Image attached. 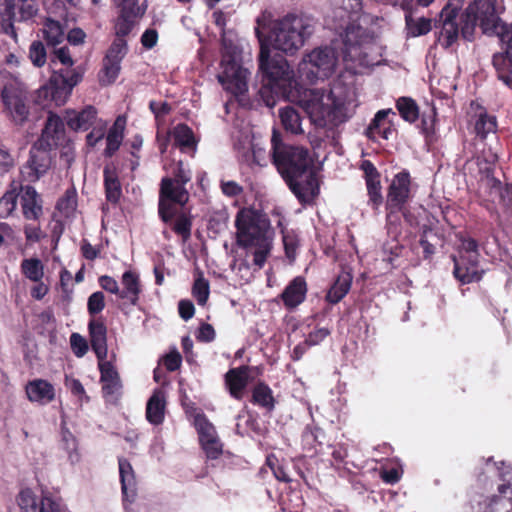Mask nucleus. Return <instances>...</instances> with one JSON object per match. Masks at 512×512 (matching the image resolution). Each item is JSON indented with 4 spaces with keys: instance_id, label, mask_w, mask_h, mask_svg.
I'll return each mask as SVG.
<instances>
[{
    "instance_id": "obj_1",
    "label": "nucleus",
    "mask_w": 512,
    "mask_h": 512,
    "mask_svg": "<svg viewBox=\"0 0 512 512\" xmlns=\"http://www.w3.org/2000/svg\"><path fill=\"white\" fill-rule=\"evenodd\" d=\"M314 32L310 17L287 14L272 19L262 13L256 20L255 33L260 43L259 70L262 73L261 95L269 107L275 100L267 93L283 97L299 105L316 129L333 130L347 122L359 106L353 84L336 80L329 91L302 87L294 76L288 61L281 56H271V48L293 55L300 50Z\"/></svg>"
},
{
    "instance_id": "obj_2",
    "label": "nucleus",
    "mask_w": 512,
    "mask_h": 512,
    "mask_svg": "<svg viewBox=\"0 0 512 512\" xmlns=\"http://www.w3.org/2000/svg\"><path fill=\"white\" fill-rule=\"evenodd\" d=\"M465 0H449L440 13L441 31L439 44L444 48L452 46L459 33L466 40H472L476 26L486 35H497L507 53H512V23L503 24L495 9L496 0H473L460 14Z\"/></svg>"
},
{
    "instance_id": "obj_3",
    "label": "nucleus",
    "mask_w": 512,
    "mask_h": 512,
    "mask_svg": "<svg viewBox=\"0 0 512 512\" xmlns=\"http://www.w3.org/2000/svg\"><path fill=\"white\" fill-rule=\"evenodd\" d=\"M332 10L326 16V26L340 33L342 61L347 70L361 73L381 63V47L374 36L360 24L362 0H331Z\"/></svg>"
},
{
    "instance_id": "obj_4",
    "label": "nucleus",
    "mask_w": 512,
    "mask_h": 512,
    "mask_svg": "<svg viewBox=\"0 0 512 512\" xmlns=\"http://www.w3.org/2000/svg\"><path fill=\"white\" fill-rule=\"evenodd\" d=\"M237 244L253 256L262 268L273 247L274 231L265 214L251 208L241 209L235 219Z\"/></svg>"
},
{
    "instance_id": "obj_5",
    "label": "nucleus",
    "mask_w": 512,
    "mask_h": 512,
    "mask_svg": "<svg viewBox=\"0 0 512 512\" xmlns=\"http://www.w3.org/2000/svg\"><path fill=\"white\" fill-rule=\"evenodd\" d=\"M271 146L273 164L286 181L298 176L302 177V174L312 165L307 149L286 146L282 142L281 134L275 129L272 133Z\"/></svg>"
},
{
    "instance_id": "obj_6",
    "label": "nucleus",
    "mask_w": 512,
    "mask_h": 512,
    "mask_svg": "<svg viewBox=\"0 0 512 512\" xmlns=\"http://www.w3.org/2000/svg\"><path fill=\"white\" fill-rule=\"evenodd\" d=\"M191 179L190 171L180 161L173 178L165 177L161 182L159 214L163 221H170L177 214V206H184L189 199L185 184Z\"/></svg>"
},
{
    "instance_id": "obj_7",
    "label": "nucleus",
    "mask_w": 512,
    "mask_h": 512,
    "mask_svg": "<svg viewBox=\"0 0 512 512\" xmlns=\"http://www.w3.org/2000/svg\"><path fill=\"white\" fill-rule=\"evenodd\" d=\"M338 61L336 47H317L306 53L299 62V78L309 83L328 79L335 73Z\"/></svg>"
},
{
    "instance_id": "obj_8",
    "label": "nucleus",
    "mask_w": 512,
    "mask_h": 512,
    "mask_svg": "<svg viewBox=\"0 0 512 512\" xmlns=\"http://www.w3.org/2000/svg\"><path fill=\"white\" fill-rule=\"evenodd\" d=\"M0 99L4 113L15 123L23 124L29 115L27 92L24 84L17 78L6 80L1 89Z\"/></svg>"
},
{
    "instance_id": "obj_9",
    "label": "nucleus",
    "mask_w": 512,
    "mask_h": 512,
    "mask_svg": "<svg viewBox=\"0 0 512 512\" xmlns=\"http://www.w3.org/2000/svg\"><path fill=\"white\" fill-rule=\"evenodd\" d=\"M477 243L472 238L461 240L459 247V257H453L454 275L462 283L478 281L482 277L483 271L479 269Z\"/></svg>"
},
{
    "instance_id": "obj_10",
    "label": "nucleus",
    "mask_w": 512,
    "mask_h": 512,
    "mask_svg": "<svg viewBox=\"0 0 512 512\" xmlns=\"http://www.w3.org/2000/svg\"><path fill=\"white\" fill-rule=\"evenodd\" d=\"M221 65L218 80L223 88L235 96L244 94L248 90L249 71L234 56L224 55Z\"/></svg>"
},
{
    "instance_id": "obj_11",
    "label": "nucleus",
    "mask_w": 512,
    "mask_h": 512,
    "mask_svg": "<svg viewBox=\"0 0 512 512\" xmlns=\"http://www.w3.org/2000/svg\"><path fill=\"white\" fill-rule=\"evenodd\" d=\"M20 512H62L60 501L50 493H45L38 498L29 488L20 490L16 497Z\"/></svg>"
},
{
    "instance_id": "obj_12",
    "label": "nucleus",
    "mask_w": 512,
    "mask_h": 512,
    "mask_svg": "<svg viewBox=\"0 0 512 512\" xmlns=\"http://www.w3.org/2000/svg\"><path fill=\"white\" fill-rule=\"evenodd\" d=\"M113 2L118 8L116 27L120 34L132 31L147 10L146 1L139 3V0H113Z\"/></svg>"
},
{
    "instance_id": "obj_13",
    "label": "nucleus",
    "mask_w": 512,
    "mask_h": 512,
    "mask_svg": "<svg viewBox=\"0 0 512 512\" xmlns=\"http://www.w3.org/2000/svg\"><path fill=\"white\" fill-rule=\"evenodd\" d=\"M51 163L49 148L34 144L28 161L21 169V175L28 182H36L49 171Z\"/></svg>"
},
{
    "instance_id": "obj_14",
    "label": "nucleus",
    "mask_w": 512,
    "mask_h": 512,
    "mask_svg": "<svg viewBox=\"0 0 512 512\" xmlns=\"http://www.w3.org/2000/svg\"><path fill=\"white\" fill-rule=\"evenodd\" d=\"M471 507L474 512H496L506 510L512 512V483L498 485V495L491 498L473 499Z\"/></svg>"
},
{
    "instance_id": "obj_15",
    "label": "nucleus",
    "mask_w": 512,
    "mask_h": 512,
    "mask_svg": "<svg viewBox=\"0 0 512 512\" xmlns=\"http://www.w3.org/2000/svg\"><path fill=\"white\" fill-rule=\"evenodd\" d=\"M290 189L302 203H309L319 193V183L315 172L306 171L302 177L292 178L287 181Z\"/></svg>"
},
{
    "instance_id": "obj_16",
    "label": "nucleus",
    "mask_w": 512,
    "mask_h": 512,
    "mask_svg": "<svg viewBox=\"0 0 512 512\" xmlns=\"http://www.w3.org/2000/svg\"><path fill=\"white\" fill-rule=\"evenodd\" d=\"M410 175L406 171L394 176L389 186L386 206L391 209L402 210L409 198Z\"/></svg>"
},
{
    "instance_id": "obj_17",
    "label": "nucleus",
    "mask_w": 512,
    "mask_h": 512,
    "mask_svg": "<svg viewBox=\"0 0 512 512\" xmlns=\"http://www.w3.org/2000/svg\"><path fill=\"white\" fill-rule=\"evenodd\" d=\"M25 392L30 402L47 405L55 398L54 386L44 379H34L26 384Z\"/></svg>"
},
{
    "instance_id": "obj_18",
    "label": "nucleus",
    "mask_w": 512,
    "mask_h": 512,
    "mask_svg": "<svg viewBox=\"0 0 512 512\" xmlns=\"http://www.w3.org/2000/svg\"><path fill=\"white\" fill-rule=\"evenodd\" d=\"M101 372L102 390L106 397L117 396L121 390V381L119 374L111 361L105 359L98 360Z\"/></svg>"
},
{
    "instance_id": "obj_19",
    "label": "nucleus",
    "mask_w": 512,
    "mask_h": 512,
    "mask_svg": "<svg viewBox=\"0 0 512 512\" xmlns=\"http://www.w3.org/2000/svg\"><path fill=\"white\" fill-rule=\"evenodd\" d=\"M103 121L97 117V110L95 107L88 105L79 112L68 111L66 114V123L69 128L78 131H86L91 127L97 125V122Z\"/></svg>"
},
{
    "instance_id": "obj_20",
    "label": "nucleus",
    "mask_w": 512,
    "mask_h": 512,
    "mask_svg": "<svg viewBox=\"0 0 512 512\" xmlns=\"http://www.w3.org/2000/svg\"><path fill=\"white\" fill-rule=\"evenodd\" d=\"M307 284L303 277H295L284 289L281 299L288 309L299 306L306 298Z\"/></svg>"
},
{
    "instance_id": "obj_21",
    "label": "nucleus",
    "mask_w": 512,
    "mask_h": 512,
    "mask_svg": "<svg viewBox=\"0 0 512 512\" xmlns=\"http://www.w3.org/2000/svg\"><path fill=\"white\" fill-rule=\"evenodd\" d=\"M51 78H57L58 80V92L56 93V98L60 103H65L70 97L73 88L81 82L83 74L79 69H71L61 71V73L54 75Z\"/></svg>"
},
{
    "instance_id": "obj_22",
    "label": "nucleus",
    "mask_w": 512,
    "mask_h": 512,
    "mask_svg": "<svg viewBox=\"0 0 512 512\" xmlns=\"http://www.w3.org/2000/svg\"><path fill=\"white\" fill-rule=\"evenodd\" d=\"M121 285L119 298L136 305L142 292L139 275L131 270L125 271L121 277Z\"/></svg>"
},
{
    "instance_id": "obj_23",
    "label": "nucleus",
    "mask_w": 512,
    "mask_h": 512,
    "mask_svg": "<svg viewBox=\"0 0 512 512\" xmlns=\"http://www.w3.org/2000/svg\"><path fill=\"white\" fill-rule=\"evenodd\" d=\"M166 397L164 391L156 389L146 405V419L152 425H160L165 418Z\"/></svg>"
},
{
    "instance_id": "obj_24",
    "label": "nucleus",
    "mask_w": 512,
    "mask_h": 512,
    "mask_svg": "<svg viewBox=\"0 0 512 512\" xmlns=\"http://www.w3.org/2000/svg\"><path fill=\"white\" fill-rule=\"evenodd\" d=\"M119 475L124 503H130L137 493V481L131 464L123 458L119 459Z\"/></svg>"
},
{
    "instance_id": "obj_25",
    "label": "nucleus",
    "mask_w": 512,
    "mask_h": 512,
    "mask_svg": "<svg viewBox=\"0 0 512 512\" xmlns=\"http://www.w3.org/2000/svg\"><path fill=\"white\" fill-rule=\"evenodd\" d=\"M63 132L64 125L61 118L56 114L50 113L42 131L41 138L35 144L46 148H51L52 146L57 145V141Z\"/></svg>"
},
{
    "instance_id": "obj_26",
    "label": "nucleus",
    "mask_w": 512,
    "mask_h": 512,
    "mask_svg": "<svg viewBox=\"0 0 512 512\" xmlns=\"http://www.w3.org/2000/svg\"><path fill=\"white\" fill-rule=\"evenodd\" d=\"M22 212L26 219L37 220L42 214L41 199L36 190L31 186L21 189Z\"/></svg>"
},
{
    "instance_id": "obj_27",
    "label": "nucleus",
    "mask_w": 512,
    "mask_h": 512,
    "mask_svg": "<svg viewBox=\"0 0 512 512\" xmlns=\"http://www.w3.org/2000/svg\"><path fill=\"white\" fill-rule=\"evenodd\" d=\"M389 114H395L391 109H383L379 110L371 123L369 124L366 135L372 139L376 140L378 137H382L383 139H388L392 134L393 130L390 127V123L387 121V117Z\"/></svg>"
},
{
    "instance_id": "obj_28",
    "label": "nucleus",
    "mask_w": 512,
    "mask_h": 512,
    "mask_svg": "<svg viewBox=\"0 0 512 512\" xmlns=\"http://www.w3.org/2000/svg\"><path fill=\"white\" fill-rule=\"evenodd\" d=\"M249 372L250 368L247 366L231 369L227 372L226 384L234 398L241 399L243 397L244 389L248 384Z\"/></svg>"
},
{
    "instance_id": "obj_29",
    "label": "nucleus",
    "mask_w": 512,
    "mask_h": 512,
    "mask_svg": "<svg viewBox=\"0 0 512 512\" xmlns=\"http://www.w3.org/2000/svg\"><path fill=\"white\" fill-rule=\"evenodd\" d=\"M90 341L93 351L98 360L107 358V338L106 327L98 320H92L89 323Z\"/></svg>"
},
{
    "instance_id": "obj_30",
    "label": "nucleus",
    "mask_w": 512,
    "mask_h": 512,
    "mask_svg": "<svg viewBox=\"0 0 512 512\" xmlns=\"http://www.w3.org/2000/svg\"><path fill=\"white\" fill-rule=\"evenodd\" d=\"M126 126V119L122 116L117 117L112 127L109 129L106 136V148L104 155L111 157L120 147Z\"/></svg>"
},
{
    "instance_id": "obj_31",
    "label": "nucleus",
    "mask_w": 512,
    "mask_h": 512,
    "mask_svg": "<svg viewBox=\"0 0 512 512\" xmlns=\"http://www.w3.org/2000/svg\"><path fill=\"white\" fill-rule=\"evenodd\" d=\"M493 66L497 71L498 78L507 86L512 84V53L507 51L498 52L493 55Z\"/></svg>"
},
{
    "instance_id": "obj_32",
    "label": "nucleus",
    "mask_w": 512,
    "mask_h": 512,
    "mask_svg": "<svg viewBox=\"0 0 512 512\" xmlns=\"http://www.w3.org/2000/svg\"><path fill=\"white\" fill-rule=\"evenodd\" d=\"M279 117L284 129L292 134H302L301 117L293 107L286 106L279 109Z\"/></svg>"
},
{
    "instance_id": "obj_33",
    "label": "nucleus",
    "mask_w": 512,
    "mask_h": 512,
    "mask_svg": "<svg viewBox=\"0 0 512 512\" xmlns=\"http://www.w3.org/2000/svg\"><path fill=\"white\" fill-rule=\"evenodd\" d=\"M114 31H115V39L113 40L111 46L109 47L105 58L118 62L121 64L122 60L126 56L128 52V45L125 37L129 35L131 31H128L125 34H120L117 31L116 21L114 22Z\"/></svg>"
},
{
    "instance_id": "obj_34",
    "label": "nucleus",
    "mask_w": 512,
    "mask_h": 512,
    "mask_svg": "<svg viewBox=\"0 0 512 512\" xmlns=\"http://www.w3.org/2000/svg\"><path fill=\"white\" fill-rule=\"evenodd\" d=\"M61 448L66 452L70 464L75 465L80 462L81 455L78 449L76 437L65 427L61 429Z\"/></svg>"
},
{
    "instance_id": "obj_35",
    "label": "nucleus",
    "mask_w": 512,
    "mask_h": 512,
    "mask_svg": "<svg viewBox=\"0 0 512 512\" xmlns=\"http://www.w3.org/2000/svg\"><path fill=\"white\" fill-rule=\"evenodd\" d=\"M58 92V80L57 78H51L50 81L41 86L35 95V102L38 105L47 107L49 102H54L56 106H61L64 103H60L56 98Z\"/></svg>"
},
{
    "instance_id": "obj_36",
    "label": "nucleus",
    "mask_w": 512,
    "mask_h": 512,
    "mask_svg": "<svg viewBox=\"0 0 512 512\" xmlns=\"http://www.w3.org/2000/svg\"><path fill=\"white\" fill-rule=\"evenodd\" d=\"M170 137L174 145L181 150H188L195 147V138L192 130L185 124H178L173 128Z\"/></svg>"
},
{
    "instance_id": "obj_37",
    "label": "nucleus",
    "mask_w": 512,
    "mask_h": 512,
    "mask_svg": "<svg viewBox=\"0 0 512 512\" xmlns=\"http://www.w3.org/2000/svg\"><path fill=\"white\" fill-rule=\"evenodd\" d=\"M15 0H0V15L3 20L1 28L3 32L13 38L17 42V33L15 31L12 17L14 16Z\"/></svg>"
},
{
    "instance_id": "obj_38",
    "label": "nucleus",
    "mask_w": 512,
    "mask_h": 512,
    "mask_svg": "<svg viewBox=\"0 0 512 512\" xmlns=\"http://www.w3.org/2000/svg\"><path fill=\"white\" fill-rule=\"evenodd\" d=\"M104 184L106 199L111 203H117L122 195L121 184L116 173L108 166L104 169Z\"/></svg>"
},
{
    "instance_id": "obj_39",
    "label": "nucleus",
    "mask_w": 512,
    "mask_h": 512,
    "mask_svg": "<svg viewBox=\"0 0 512 512\" xmlns=\"http://www.w3.org/2000/svg\"><path fill=\"white\" fill-rule=\"evenodd\" d=\"M351 276L348 273L341 274L327 293V301L332 304L338 303L349 291Z\"/></svg>"
},
{
    "instance_id": "obj_40",
    "label": "nucleus",
    "mask_w": 512,
    "mask_h": 512,
    "mask_svg": "<svg viewBox=\"0 0 512 512\" xmlns=\"http://www.w3.org/2000/svg\"><path fill=\"white\" fill-rule=\"evenodd\" d=\"M22 274L32 282H39L44 277V265L38 258H26L21 262Z\"/></svg>"
},
{
    "instance_id": "obj_41",
    "label": "nucleus",
    "mask_w": 512,
    "mask_h": 512,
    "mask_svg": "<svg viewBox=\"0 0 512 512\" xmlns=\"http://www.w3.org/2000/svg\"><path fill=\"white\" fill-rule=\"evenodd\" d=\"M43 34L47 44L56 46L64 39V29L60 22L46 18L43 24Z\"/></svg>"
},
{
    "instance_id": "obj_42",
    "label": "nucleus",
    "mask_w": 512,
    "mask_h": 512,
    "mask_svg": "<svg viewBox=\"0 0 512 512\" xmlns=\"http://www.w3.org/2000/svg\"><path fill=\"white\" fill-rule=\"evenodd\" d=\"M406 29L407 34L411 37H418L425 35L432 29V21L429 18L419 17L413 18L406 16Z\"/></svg>"
},
{
    "instance_id": "obj_43",
    "label": "nucleus",
    "mask_w": 512,
    "mask_h": 512,
    "mask_svg": "<svg viewBox=\"0 0 512 512\" xmlns=\"http://www.w3.org/2000/svg\"><path fill=\"white\" fill-rule=\"evenodd\" d=\"M497 129V120L493 115H489L486 112L479 114L478 119L475 123V131L481 138H486L490 133H495Z\"/></svg>"
},
{
    "instance_id": "obj_44",
    "label": "nucleus",
    "mask_w": 512,
    "mask_h": 512,
    "mask_svg": "<svg viewBox=\"0 0 512 512\" xmlns=\"http://www.w3.org/2000/svg\"><path fill=\"white\" fill-rule=\"evenodd\" d=\"M253 402L268 410L274 407V398L272 390L265 384H258L252 394Z\"/></svg>"
},
{
    "instance_id": "obj_45",
    "label": "nucleus",
    "mask_w": 512,
    "mask_h": 512,
    "mask_svg": "<svg viewBox=\"0 0 512 512\" xmlns=\"http://www.w3.org/2000/svg\"><path fill=\"white\" fill-rule=\"evenodd\" d=\"M194 424L199 435L200 443L217 436L214 425L209 422L203 414H197L194 418Z\"/></svg>"
},
{
    "instance_id": "obj_46",
    "label": "nucleus",
    "mask_w": 512,
    "mask_h": 512,
    "mask_svg": "<svg viewBox=\"0 0 512 512\" xmlns=\"http://www.w3.org/2000/svg\"><path fill=\"white\" fill-rule=\"evenodd\" d=\"M121 70V64L107 58H104L103 68L100 73V83L110 85L115 82Z\"/></svg>"
},
{
    "instance_id": "obj_47",
    "label": "nucleus",
    "mask_w": 512,
    "mask_h": 512,
    "mask_svg": "<svg viewBox=\"0 0 512 512\" xmlns=\"http://www.w3.org/2000/svg\"><path fill=\"white\" fill-rule=\"evenodd\" d=\"M17 187L8 190L0 198V217L6 218L10 216L16 209L18 191Z\"/></svg>"
},
{
    "instance_id": "obj_48",
    "label": "nucleus",
    "mask_w": 512,
    "mask_h": 512,
    "mask_svg": "<svg viewBox=\"0 0 512 512\" xmlns=\"http://www.w3.org/2000/svg\"><path fill=\"white\" fill-rule=\"evenodd\" d=\"M396 106L404 120L414 122L418 118V108L412 99L405 97L400 98Z\"/></svg>"
},
{
    "instance_id": "obj_49",
    "label": "nucleus",
    "mask_w": 512,
    "mask_h": 512,
    "mask_svg": "<svg viewBox=\"0 0 512 512\" xmlns=\"http://www.w3.org/2000/svg\"><path fill=\"white\" fill-rule=\"evenodd\" d=\"M380 177L366 179L367 191L369 195V202L374 209H378L382 203Z\"/></svg>"
},
{
    "instance_id": "obj_50",
    "label": "nucleus",
    "mask_w": 512,
    "mask_h": 512,
    "mask_svg": "<svg viewBox=\"0 0 512 512\" xmlns=\"http://www.w3.org/2000/svg\"><path fill=\"white\" fill-rule=\"evenodd\" d=\"M39 12V5L36 0H20L18 4V15L20 21L32 20Z\"/></svg>"
},
{
    "instance_id": "obj_51",
    "label": "nucleus",
    "mask_w": 512,
    "mask_h": 512,
    "mask_svg": "<svg viewBox=\"0 0 512 512\" xmlns=\"http://www.w3.org/2000/svg\"><path fill=\"white\" fill-rule=\"evenodd\" d=\"M192 293L199 305L206 304L210 293L209 282L202 275L195 279Z\"/></svg>"
},
{
    "instance_id": "obj_52",
    "label": "nucleus",
    "mask_w": 512,
    "mask_h": 512,
    "mask_svg": "<svg viewBox=\"0 0 512 512\" xmlns=\"http://www.w3.org/2000/svg\"><path fill=\"white\" fill-rule=\"evenodd\" d=\"M491 185L492 191H495L499 194V197L503 204L507 207L512 206V185L506 184L502 186L501 182L495 178H491L488 180Z\"/></svg>"
},
{
    "instance_id": "obj_53",
    "label": "nucleus",
    "mask_w": 512,
    "mask_h": 512,
    "mask_svg": "<svg viewBox=\"0 0 512 512\" xmlns=\"http://www.w3.org/2000/svg\"><path fill=\"white\" fill-rule=\"evenodd\" d=\"M29 59L36 67H42L45 65L47 56L42 42L34 41L31 43L29 47Z\"/></svg>"
},
{
    "instance_id": "obj_54",
    "label": "nucleus",
    "mask_w": 512,
    "mask_h": 512,
    "mask_svg": "<svg viewBox=\"0 0 512 512\" xmlns=\"http://www.w3.org/2000/svg\"><path fill=\"white\" fill-rule=\"evenodd\" d=\"M203 450L210 459L218 458L222 453V444L218 435L201 443Z\"/></svg>"
},
{
    "instance_id": "obj_55",
    "label": "nucleus",
    "mask_w": 512,
    "mask_h": 512,
    "mask_svg": "<svg viewBox=\"0 0 512 512\" xmlns=\"http://www.w3.org/2000/svg\"><path fill=\"white\" fill-rule=\"evenodd\" d=\"M105 307L104 294L100 291L92 293L87 302L88 312L91 315L101 312Z\"/></svg>"
},
{
    "instance_id": "obj_56",
    "label": "nucleus",
    "mask_w": 512,
    "mask_h": 512,
    "mask_svg": "<svg viewBox=\"0 0 512 512\" xmlns=\"http://www.w3.org/2000/svg\"><path fill=\"white\" fill-rule=\"evenodd\" d=\"M283 244L286 252V256L293 260L296 255L297 249V240L295 236L289 231L285 230V228L281 229Z\"/></svg>"
},
{
    "instance_id": "obj_57",
    "label": "nucleus",
    "mask_w": 512,
    "mask_h": 512,
    "mask_svg": "<svg viewBox=\"0 0 512 512\" xmlns=\"http://www.w3.org/2000/svg\"><path fill=\"white\" fill-rule=\"evenodd\" d=\"M106 126V121L97 122V125L93 127V130L86 137L87 144L89 146H95L100 140L103 139Z\"/></svg>"
},
{
    "instance_id": "obj_58",
    "label": "nucleus",
    "mask_w": 512,
    "mask_h": 512,
    "mask_svg": "<svg viewBox=\"0 0 512 512\" xmlns=\"http://www.w3.org/2000/svg\"><path fill=\"white\" fill-rule=\"evenodd\" d=\"M70 343L71 348L77 357H83L86 354L88 345L81 335L73 333L70 337Z\"/></svg>"
},
{
    "instance_id": "obj_59",
    "label": "nucleus",
    "mask_w": 512,
    "mask_h": 512,
    "mask_svg": "<svg viewBox=\"0 0 512 512\" xmlns=\"http://www.w3.org/2000/svg\"><path fill=\"white\" fill-rule=\"evenodd\" d=\"M388 213H387V229L388 233L397 235L399 232V224H400V212L402 210H396L391 209L390 207H387Z\"/></svg>"
},
{
    "instance_id": "obj_60",
    "label": "nucleus",
    "mask_w": 512,
    "mask_h": 512,
    "mask_svg": "<svg viewBox=\"0 0 512 512\" xmlns=\"http://www.w3.org/2000/svg\"><path fill=\"white\" fill-rule=\"evenodd\" d=\"M191 222L184 215L178 216L174 225L173 230L180 234L184 239H187L190 236Z\"/></svg>"
},
{
    "instance_id": "obj_61",
    "label": "nucleus",
    "mask_w": 512,
    "mask_h": 512,
    "mask_svg": "<svg viewBox=\"0 0 512 512\" xmlns=\"http://www.w3.org/2000/svg\"><path fill=\"white\" fill-rule=\"evenodd\" d=\"M99 284L105 291L115 294L119 297L120 287L118 282L113 277L107 275L101 276L99 278Z\"/></svg>"
},
{
    "instance_id": "obj_62",
    "label": "nucleus",
    "mask_w": 512,
    "mask_h": 512,
    "mask_svg": "<svg viewBox=\"0 0 512 512\" xmlns=\"http://www.w3.org/2000/svg\"><path fill=\"white\" fill-rule=\"evenodd\" d=\"M65 385L75 396H78L80 399H88L85 394V389L78 379L66 377Z\"/></svg>"
},
{
    "instance_id": "obj_63",
    "label": "nucleus",
    "mask_w": 512,
    "mask_h": 512,
    "mask_svg": "<svg viewBox=\"0 0 512 512\" xmlns=\"http://www.w3.org/2000/svg\"><path fill=\"white\" fill-rule=\"evenodd\" d=\"M329 334L330 331L327 328H319L309 333L305 342L309 346H314L322 342Z\"/></svg>"
},
{
    "instance_id": "obj_64",
    "label": "nucleus",
    "mask_w": 512,
    "mask_h": 512,
    "mask_svg": "<svg viewBox=\"0 0 512 512\" xmlns=\"http://www.w3.org/2000/svg\"><path fill=\"white\" fill-rule=\"evenodd\" d=\"M182 362L181 355L177 351H172L164 358V365L169 371L177 370Z\"/></svg>"
}]
</instances>
